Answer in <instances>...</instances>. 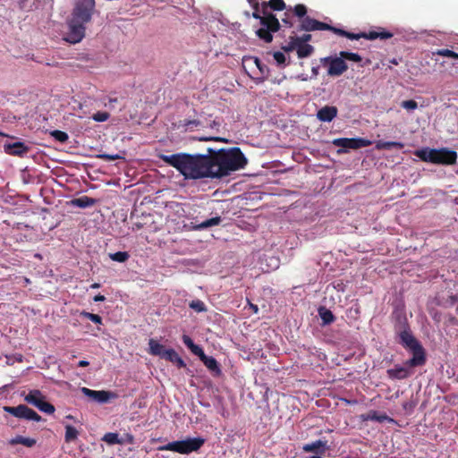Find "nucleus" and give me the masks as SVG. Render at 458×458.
Returning a JSON list of instances; mask_svg holds the SVG:
<instances>
[{
    "instance_id": "1",
    "label": "nucleus",
    "mask_w": 458,
    "mask_h": 458,
    "mask_svg": "<svg viewBox=\"0 0 458 458\" xmlns=\"http://www.w3.org/2000/svg\"><path fill=\"white\" fill-rule=\"evenodd\" d=\"M158 157L165 164L175 168L186 180L216 178L212 153L208 151L207 154L176 153L161 154Z\"/></svg>"
},
{
    "instance_id": "2",
    "label": "nucleus",
    "mask_w": 458,
    "mask_h": 458,
    "mask_svg": "<svg viewBox=\"0 0 458 458\" xmlns=\"http://www.w3.org/2000/svg\"><path fill=\"white\" fill-rule=\"evenodd\" d=\"M95 7V0H76L71 17L67 20L66 41L76 44L82 40L86 33V24L91 21Z\"/></svg>"
},
{
    "instance_id": "3",
    "label": "nucleus",
    "mask_w": 458,
    "mask_h": 458,
    "mask_svg": "<svg viewBox=\"0 0 458 458\" xmlns=\"http://www.w3.org/2000/svg\"><path fill=\"white\" fill-rule=\"evenodd\" d=\"M207 151L212 153L216 179L223 178L229 175L231 172L242 169L248 163L247 158L238 147L218 150L208 148Z\"/></svg>"
},
{
    "instance_id": "4",
    "label": "nucleus",
    "mask_w": 458,
    "mask_h": 458,
    "mask_svg": "<svg viewBox=\"0 0 458 458\" xmlns=\"http://www.w3.org/2000/svg\"><path fill=\"white\" fill-rule=\"evenodd\" d=\"M269 9L283 11L286 9V4L284 0H269L261 4V27L256 30V35L265 43H271L274 38L273 33L277 32L281 28L279 20Z\"/></svg>"
},
{
    "instance_id": "5",
    "label": "nucleus",
    "mask_w": 458,
    "mask_h": 458,
    "mask_svg": "<svg viewBox=\"0 0 458 458\" xmlns=\"http://www.w3.org/2000/svg\"><path fill=\"white\" fill-rule=\"evenodd\" d=\"M414 155L421 161L435 165H451L456 164L457 152L447 148L417 149Z\"/></svg>"
},
{
    "instance_id": "6",
    "label": "nucleus",
    "mask_w": 458,
    "mask_h": 458,
    "mask_svg": "<svg viewBox=\"0 0 458 458\" xmlns=\"http://www.w3.org/2000/svg\"><path fill=\"white\" fill-rule=\"evenodd\" d=\"M400 338V344L412 352V358L406 360V365L410 367L422 366L426 362V353L422 345L413 336L411 328L403 329L396 332Z\"/></svg>"
},
{
    "instance_id": "7",
    "label": "nucleus",
    "mask_w": 458,
    "mask_h": 458,
    "mask_svg": "<svg viewBox=\"0 0 458 458\" xmlns=\"http://www.w3.org/2000/svg\"><path fill=\"white\" fill-rule=\"evenodd\" d=\"M293 13L300 21V24L297 27L298 31L325 30V29L329 28V24L308 16L307 6L303 4H298L293 6Z\"/></svg>"
},
{
    "instance_id": "8",
    "label": "nucleus",
    "mask_w": 458,
    "mask_h": 458,
    "mask_svg": "<svg viewBox=\"0 0 458 458\" xmlns=\"http://www.w3.org/2000/svg\"><path fill=\"white\" fill-rule=\"evenodd\" d=\"M205 438L193 437L180 441H173L159 447V450L172 451L182 454H187L198 451L204 444Z\"/></svg>"
},
{
    "instance_id": "9",
    "label": "nucleus",
    "mask_w": 458,
    "mask_h": 458,
    "mask_svg": "<svg viewBox=\"0 0 458 458\" xmlns=\"http://www.w3.org/2000/svg\"><path fill=\"white\" fill-rule=\"evenodd\" d=\"M24 400L47 414H53L55 411V406L46 401V396L39 390L30 391Z\"/></svg>"
},
{
    "instance_id": "10",
    "label": "nucleus",
    "mask_w": 458,
    "mask_h": 458,
    "mask_svg": "<svg viewBox=\"0 0 458 458\" xmlns=\"http://www.w3.org/2000/svg\"><path fill=\"white\" fill-rule=\"evenodd\" d=\"M3 410L12 414L18 419H23L27 420L41 421L42 417L38 415L34 410L29 408L25 404H20L18 406H4Z\"/></svg>"
},
{
    "instance_id": "11",
    "label": "nucleus",
    "mask_w": 458,
    "mask_h": 458,
    "mask_svg": "<svg viewBox=\"0 0 458 458\" xmlns=\"http://www.w3.org/2000/svg\"><path fill=\"white\" fill-rule=\"evenodd\" d=\"M320 62L323 65H328L327 74L329 76H340L348 69L347 64L340 55L324 57L321 58Z\"/></svg>"
},
{
    "instance_id": "12",
    "label": "nucleus",
    "mask_w": 458,
    "mask_h": 458,
    "mask_svg": "<svg viewBox=\"0 0 458 458\" xmlns=\"http://www.w3.org/2000/svg\"><path fill=\"white\" fill-rule=\"evenodd\" d=\"M333 144L344 148L359 149L370 146L372 142L364 138H338L334 140Z\"/></svg>"
},
{
    "instance_id": "13",
    "label": "nucleus",
    "mask_w": 458,
    "mask_h": 458,
    "mask_svg": "<svg viewBox=\"0 0 458 458\" xmlns=\"http://www.w3.org/2000/svg\"><path fill=\"white\" fill-rule=\"evenodd\" d=\"M392 37H393V33H391L389 31H386V30H382L380 32L372 30V31H369V32H360V33H353V32H349L346 30V34H345V38L352 39V40H353V39L358 40L360 38H365V39H369V40H374L377 38L387 39Z\"/></svg>"
},
{
    "instance_id": "14",
    "label": "nucleus",
    "mask_w": 458,
    "mask_h": 458,
    "mask_svg": "<svg viewBox=\"0 0 458 458\" xmlns=\"http://www.w3.org/2000/svg\"><path fill=\"white\" fill-rule=\"evenodd\" d=\"M4 152L11 156L23 157L30 151V147L24 142L15 141L4 145Z\"/></svg>"
},
{
    "instance_id": "15",
    "label": "nucleus",
    "mask_w": 458,
    "mask_h": 458,
    "mask_svg": "<svg viewBox=\"0 0 458 458\" xmlns=\"http://www.w3.org/2000/svg\"><path fill=\"white\" fill-rule=\"evenodd\" d=\"M410 366L406 365V361L402 365H395L394 368L386 370L387 376L391 379H405L409 377L412 371Z\"/></svg>"
},
{
    "instance_id": "16",
    "label": "nucleus",
    "mask_w": 458,
    "mask_h": 458,
    "mask_svg": "<svg viewBox=\"0 0 458 458\" xmlns=\"http://www.w3.org/2000/svg\"><path fill=\"white\" fill-rule=\"evenodd\" d=\"M81 392L88 397L91 398L92 400L99 403H106L110 397L114 396V394L108 391H97V390H91L87 387H82Z\"/></svg>"
},
{
    "instance_id": "17",
    "label": "nucleus",
    "mask_w": 458,
    "mask_h": 458,
    "mask_svg": "<svg viewBox=\"0 0 458 458\" xmlns=\"http://www.w3.org/2000/svg\"><path fill=\"white\" fill-rule=\"evenodd\" d=\"M198 357L213 376L219 377L222 375L220 365L214 357L206 355L204 351Z\"/></svg>"
},
{
    "instance_id": "18",
    "label": "nucleus",
    "mask_w": 458,
    "mask_h": 458,
    "mask_svg": "<svg viewBox=\"0 0 458 458\" xmlns=\"http://www.w3.org/2000/svg\"><path fill=\"white\" fill-rule=\"evenodd\" d=\"M338 114V109L335 106H325L320 108L317 113V118L320 122L330 123L332 122Z\"/></svg>"
},
{
    "instance_id": "19",
    "label": "nucleus",
    "mask_w": 458,
    "mask_h": 458,
    "mask_svg": "<svg viewBox=\"0 0 458 458\" xmlns=\"http://www.w3.org/2000/svg\"><path fill=\"white\" fill-rule=\"evenodd\" d=\"M394 322V332L401 331L410 327L406 315L403 311H394L393 313Z\"/></svg>"
},
{
    "instance_id": "20",
    "label": "nucleus",
    "mask_w": 458,
    "mask_h": 458,
    "mask_svg": "<svg viewBox=\"0 0 458 458\" xmlns=\"http://www.w3.org/2000/svg\"><path fill=\"white\" fill-rule=\"evenodd\" d=\"M164 359L175 364L179 369L186 367V363L184 362V360L172 348L167 349L165 351Z\"/></svg>"
},
{
    "instance_id": "21",
    "label": "nucleus",
    "mask_w": 458,
    "mask_h": 458,
    "mask_svg": "<svg viewBox=\"0 0 458 458\" xmlns=\"http://www.w3.org/2000/svg\"><path fill=\"white\" fill-rule=\"evenodd\" d=\"M221 222V217L220 216H215V217H212L210 219H207L199 224H193V223H191V228L192 230H196V231H199V230H203V229H206V228H208V227H211V226H215V225H218Z\"/></svg>"
},
{
    "instance_id": "22",
    "label": "nucleus",
    "mask_w": 458,
    "mask_h": 458,
    "mask_svg": "<svg viewBox=\"0 0 458 458\" xmlns=\"http://www.w3.org/2000/svg\"><path fill=\"white\" fill-rule=\"evenodd\" d=\"M148 347V352L151 355L159 356L160 358L164 359L165 352L167 349H165L163 344H159L157 341L154 339H149Z\"/></svg>"
},
{
    "instance_id": "23",
    "label": "nucleus",
    "mask_w": 458,
    "mask_h": 458,
    "mask_svg": "<svg viewBox=\"0 0 458 458\" xmlns=\"http://www.w3.org/2000/svg\"><path fill=\"white\" fill-rule=\"evenodd\" d=\"M11 445H22L27 447H33L37 444V440L32 437H26L21 435L16 436L9 440Z\"/></svg>"
},
{
    "instance_id": "24",
    "label": "nucleus",
    "mask_w": 458,
    "mask_h": 458,
    "mask_svg": "<svg viewBox=\"0 0 458 458\" xmlns=\"http://www.w3.org/2000/svg\"><path fill=\"white\" fill-rule=\"evenodd\" d=\"M96 203V199L90 198L89 196H81L80 198H76L72 199L71 204L74 207H78L81 208H86L89 207L94 206Z\"/></svg>"
},
{
    "instance_id": "25",
    "label": "nucleus",
    "mask_w": 458,
    "mask_h": 458,
    "mask_svg": "<svg viewBox=\"0 0 458 458\" xmlns=\"http://www.w3.org/2000/svg\"><path fill=\"white\" fill-rule=\"evenodd\" d=\"M327 442L322 440H317L310 444H306L303 446V451L305 452H316L318 454H322L325 452Z\"/></svg>"
},
{
    "instance_id": "26",
    "label": "nucleus",
    "mask_w": 458,
    "mask_h": 458,
    "mask_svg": "<svg viewBox=\"0 0 458 458\" xmlns=\"http://www.w3.org/2000/svg\"><path fill=\"white\" fill-rule=\"evenodd\" d=\"M296 53L300 59L310 56L314 53V47L310 44L297 43Z\"/></svg>"
},
{
    "instance_id": "27",
    "label": "nucleus",
    "mask_w": 458,
    "mask_h": 458,
    "mask_svg": "<svg viewBox=\"0 0 458 458\" xmlns=\"http://www.w3.org/2000/svg\"><path fill=\"white\" fill-rule=\"evenodd\" d=\"M404 147V144L399 141H384V140H378L376 142V149L377 150H383V149H391V148H396V149H402Z\"/></svg>"
},
{
    "instance_id": "28",
    "label": "nucleus",
    "mask_w": 458,
    "mask_h": 458,
    "mask_svg": "<svg viewBox=\"0 0 458 458\" xmlns=\"http://www.w3.org/2000/svg\"><path fill=\"white\" fill-rule=\"evenodd\" d=\"M182 342L191 350V352L197 356L203 352V349L195 344L192 339L187 335H182Z\"/></svg>"
},
{
    "instance_id": "29",
    "label": "nucleus",
    "mask_w": 458,
    "mask_h": 458,
    "mask_svg": "<svg viewBox=\"0 0 458 458\" xmlns=\"http://www.w3.org/2000/svg\"><path fill=\"white\" fill-rule=\"evenodd\" d=\"M318 314L324 325H329L335 321V316L332 311L324 307L318 310Z\"/></svg>"
},
{
    "instance_id": "30",
    "label": "nucleus",
    "mask_w": 458,
    "mask_h": 458,
    "mask_svg": "<svg viewBox=\"0 0 458 458\" xmlns=\"http://www.w3.org/2000/svg\"><path fill=\"white\" fill-rule=\"evenodd\" d=\"M102 440L106 444L113 445H123L124 442L119 437L117 433L108 432L104 435Z\"/></svg>"
},
{
    "instance_id": "31",
    "label": "nucleus",
    "mask_w": 458,
    "mask_h": 458,
    "mask_svg": "<svg viewBox=\"0 0 458 458\" xmlns=\"http://www.w3.org/2000/svg\"><path fill=\"white\" fill-rule=\"evenodd\" d=\"M366 420H375L378 422L392 420L386 413H378L376 411H370L368 413Z\"/></svg>"
},
{
    "instance_id": "32",
    "label": "nucleus",
    "mask_w": 458,
    "mask_h": 458,
    "mask_svg": "<svg viewBox=\"0 0 458 458\" xmlns=\"http://www.w3.org/2000/svg\"><path fill=\"white\" fill-rule=\"evenodd\" d=\"M78 435H79V432L74 427H72L71 425L65 426V435H64L65 442L70 443V442L74 441L75 439H77Z\"/></svg>"
},
{
    "instance_id": "33",
    "label": "nucleus",
    "mask_w": 458,
    "mask_h": 458,
    "mask_svg": "<svg viewBox=\"0 0 458 458\" xmlns=\"http://www.w3.org/2000/svg\"><path fill=\"white\" fill-rule=\"evenodd\" d=\"M293 7H292V6H289L288 8H286V12L284 13V15L282 18V22L287 28H293L294 25L293 17L295 15L293 13Z\"/></svg>"
},
{
    "instance_id": "34",
    "label": "nucleus",
    "mask_w": 458,
    "mask_h": 458,
    "mask_svg": "<svg viewBox=\"0 0 458 458\" xmlns=\"http://www.w3.org/2000/svg\"><path fill=\"white\" fill-rule=\"evenodd\" d=\"M247 1L253 8V13H252L251 16L254 19L259 20L260 21L262 13H261V4H259V0H247Z\"/></svg>"
},
{
    "instance_id": "35",
    "label": "nucleus",
    "mask_w": 458,
    "mask_h": 458,
    "mask_svg": "<svg viewBox=\"0 0 458 458\" xmlns=\"http://www.w3.org/2000/svg\"><path fill=\"white\" fill-rule=\"evenodd\" d=\"M297 43L298 41H295V32L293 31V35H291L289 37V41L286 45L283 46L282 47V49L286 52V53H289V52H293V51H296V48H297Z\"/></svg>"
},
{
    "instance_id": "36",
    "label": "nucleus",
    "mask_w": 458,
    "mask_h": 458,
    "mask_svg": "<svg viewBox=\"0 0 458 458\" xmlns=\"http://www.w3.org/2000/svg\"><path fill=\"white\" fill-rule=\"evenodd\" d=\"M339 55L344 58V60H349L352 62H360L362 60L361 56L357 53L348 52V51H341Z\"/></svg>"
},
{
    "instance_id": "37",
    "label": "nucleus",
    "mask_w": 458,
    "mask_h": 458,
    "mask_svg": "<svg viewBox=\"0 0 458 458\" xmlns=\"http://www.w3.org/2000/svg\"><path fill=\"white\" fill-rule=\"evenodd\" d=\"M49 134L57 141L61 143H64L68 140L69 136L66 132L59 130H54L49 132Z\"/></svg>"
},
{
    "instance_id": "38",
    "label": "nucleus",
    "mask_w": 458,
    "mask_h": 458,
    "mask_svg": "<svg viewBox=\"0 0 458 458\" xmlns=\"http://www.w3.org/2000/svg\"><path fill=\"white\" fill-rule=\"evenodd\" d=\"M189 307L191 309L194 310L196 312L207 311V306L205 305V303L202 301H200L199 299L191 301L189 303Z\"/></svg>"
},
{
    "instance_id": "39",
    "label": "nucleus",
    "mask_w": 458,
    "mask_h": 458,
    "mask_svg": "<svg viewBox=\"0 0 458 458\" xmlns=\"http://www.w3.org/2000/svg\"><path fill=\"white\" fill-rule=\"evenodd\" d=\"M109 256L112 260L121 263L127 261L130 257L126 251H117L115 253H111Z\"/></svg>"
},
{
    "instance_id": "40",
    "label": "nucleus",
    "mask_w": 458,
    "mask_h": 458,
    "mask_svg": "<svg viewBox=\"0 0 458 458\" xmlns=\"http://www.w3.org/2000/svg\"><path fill=\"white\" fill-rule=\"evenodd\" d=\"M98 158L105 160V161H114L117 159H124V157L123 154H99L98 156Z\"/></svg>"
},
{
    "instance_id": "41",
    "label": "nucleus",
    "mask_w": 458,
    "mask_h": 458,
    "mask_svg": "<svg viewBox=\"0 0 458 458\" xmlns=\"http://www.w3.org/2000/svg\"><path fill=\"white\" fill-rule=\"evenodd\" d=\"M81 316L91 320L95 324H102V318L98 314H93L87 311H82Z\"/></svg>"
},
{
    "instance_id": "42",
    "label": "nucleus",
    "mask_w": 458,
    "mask_h": 458,
    "mask_svg": "<svg viewBox=\"0 0 458 458\" xmlns=\"http://www.w3.org/2000/svg\"><path fill=\"white\" fill-rule=\"evenodd\" d=\"M433 54L445 57L458 58V53H455L450 49H437Z\"/></svg>"
},
{
    "instance_id": "43",
    "label": "nucleus",
    "mask_w": 458,
    "mask_h": 458,
    "mask_svg": "<svg viewBox=\"0 0 458 458\" xmlns=\"http://www.w3.org/2000/svg\"><path fill=\"white\" fill-rule=\"evenodd\" d=\"M401 106L406 110H415L418 107V104L415 100H404L401 103Z\"/></svg>"
},
{
    "instance_id": "44",
    "label": "nucleus",
    "mask_w": 458,
    "mask_h": 458,
    "mask_svg": "<svg viewBox=\"0 0 458 458\" xmlns=\"http://www.w3.org/2000/svg\"><path fill=\"white\" fill-rule=\"evenodd\" d=\"M110 114L107 112H97L93 114L92 118L96 122H106Z\"/></svg>"
},
{
    "instance_id": "45",
    "label": "nucleus",
    "mask_w": 458,
    "mask_h": 458,
    "mask_svg": "<svg viewBox=\"0 0 458 458\" xmlns=\"http://www.w3.org/2000/svg\"><path fill=\"white\" fill-rule=\"evenodd\" d=\"M311 39V34L306 33L301 36H297L295 34V41H298V43L308 44V42H310Z\"/></svg>"
},
{
    "instance_id": "46",
    "label": "nucleus",
    "mask_w": 458,
    "mask_h": 458,
    "mask_svg": "<svg viewBox=\"0 0 458 458\" xmlns=\"http://www.w3.org/2000/svg\"><path fill=\"white\" fill-rule=\"evenodd\" d=\"M273 56L278 64H283L285 63V55L284 53L277 51L274 53Z\"/></svg>"
},
{
    "instance_id": "47",
    "label": "nucleus",
    "mask_w": 458,
    "mask_h": 458,
    "mask_svg": "<svg viewBox=\"0 0 458 458\" xmlns=\"http://www.w3.org/2000/svg\"><path fill=\"white\" fill-rule=\"evenodd\" d=\"M325 30L333 31L335 34L342 36V37H345V34H346V30H344L343 29H338V28L333 27L331 25H329L328 29H325Z\"/></svg>"
},
{
    "instance_id": "48",
    "label": "nucleus",
    "mask_w": 458,
    "mask_h": 458,
    "mask_svg": "<svg viewBox=\"0 0 458 458\" xmlns=\"http://www.w3.org/2000/svg\"><path fill=\"white\" fill-rule=\"evenodd\" d=\"M254 63L262 74L267 72V67L258 57L254 58Z\"/></svg>"
},
{
    "instance_id": "49",
    "label": "nucleus",
    "mask_w": 458,
    "mask_h": 458,
    "mask_svg": "<svg viewBox=\"0 0 458 458\" xmlns=\"http://www.w3.org/2000/svg\"><path fill=\"white\" fill-rule=\"evenodd\" d=\"M106 300V297L102 294H98L94 296L93 301L96 302L104 301Z\"/></svg>"
},
{
    "instance_id": "50",
    "label": "nucleus",
    "mask_w": 458,
    "mask_h": 458,
    "mask_svg": "<svg viewBox=\"0 0 458 458\" xmlns=\"http://www.w3.org/2000/svg\"><path fill=\"white\" fill-rule=\"evenodd\" d=\"M126 4H131L133 6L139 5L140 0H123Z\"/></svg>"
},
{
    "instance_id": "51",
    "label": "nucleus",
    "mask_w": 458,
    "mask_h": 458,
    "mask_svg": "<svg viewBox=\"0 0 458 458\" xmlns=\"http://www.w3.org/2000/svg\"><path fill=\"white\" fill-rule=\"evenodd\" d=\"M199 123L198 121H196V120H190V121H188V122L185 123V125H187V126H193V125H194V126H197Z\"/></svg>"
},
{
    "instance_id": "52",
    "label": "nucleus",
    "mask_w": 458,
    "mask_h": 458,
    "mask_svg": "<svg viewBox=\"0 0 458 458\" xmlns=\"http://www.w3.org/2000/svg\"><path fill=\"white\" fill-rule=\"evenodd\" d=\"M204 140H216V141H225V139L220 137H214V138H205Z\"/></svg>"
},
{
    "instance_id": "53",
    "label": "nucleus",
    "mask_w": 458,
    "mask_h": 458,
    "mask_svg": "<svg viewBox=\"0 0 458 458\" xmlns=\"http://www.w3.org/2000/svg\"><path fill=\"white\" fill-rule=\"evenodd\" d=\"M89 365V362L87 360H81L78 363L79 367H88Z\"/></svg>"
},
{
    "instance_id": "54",
    "label": "nucleus",
    "mask_w": 458,
    "mask_h": 458,
    "mask_svg": "<svg viewBox=\"0 0 458 458\" xmlns=\"http://www.w3.org/2000/svg\"><path fill=\"white\" fill-rule=\"evenodd\" d=\"M133 441H134V437H133V436H131V435L128 434V435H127V442H128L129 444H132V443H133Z\"/></svg>"
},
{
    "instance_id": "55",
    "label": "nucleus",
    "mask_w": 458,
    "mask_h": 458,
    "mask_svg": "<svg viewBox=\"0 0 458 458\" xmlns=\"http://www.w3.org/2000/svg\"><path fill=\"white\" fill-rule=\"evenodd\" d=\"M311 71L313 75L317 76L318 74V67H313Z\"/></svg>"
},
{
    "instance_id": "56",
    "label": "nucleus",
    "mask_w": 458,
    "mask_h": 458,
    "mask_svg": "<svg viewBox=\"0 0 458 458\" xmlns=\"http://www.w3.org/2000/svg\"><path fill=\"white\" fill-rule=\"evenodd\" d=\"M250 308L252 309V310L257 313L258 310H259V308L257 305H254V304H250Z\"/></svg>"
},
{
    "instance_id": "57",
    "label": "nucleus",
    "mask_w": 458,
    "mask_h": 458,
    "mask_svg": "<svg viewBox=\"0 0 458 458\" xmlns=\"http://www.w3.org/2000/svg\"><path fill=\"white\" fill-rule=\"evenodd\" d=\"M92 289H97L100 287V284L98 283H94L90 285Z\"/></svg>"
},
{
    "instance_id": "58",
    "label": "nucleus",
    "mask_w": 458,
    "mask_h": 458,
    "mask_svg": "<svg viewBox=\"0 0 458 458\" xmlns=\"http://www.w3.org/2000/svg\"><path fill=\"white\" fill-rule=\"evenodd\" d=\"M66 419L73 420V416H72V415H67V416H66Z\"/></svg>"
},
{
    "instance_id": "59",
    "label": "nucleus",
    "mask_w": 458,
    "mask_h": 458,
    "mask_svg": "<svg viewBox=\"0 0 458 458\" xmlns=\"http://www.w3.org/2000/svg\"><path fill=\"white\" fill-rule=\"evenodd\" d=\"M308 458H321L320 455H313V456H310V457H308Z\"/></svg>"
},
{
    "instance_id": "60",
    "label": "nucleus",
    "mask_w": 458,
    "mask_h": 458,
    "mask_svg": "<svg viewBox=\"0 0 458 458\" xmlns=\"http://www.w3.org/2000/svg\"><path fill=\"white\" fill-rule=\"evenodd\" d=\"M25 282H26V284H30V283L29 278H25Z\"/></svg>"
},
{
    "instance_id": "61",
    "label": "nucleus",
    "mask_w": 458,
    "mask_h": 458,
    "mask_svg": "<svg viewBox=\"0 0 458 458\" xmlns=\"http://www.w3.org/2000/svg\"><path fill=\"white\" fill-rule=\"evenodd\" d=\"M392 64H397V62L394 59L391 61Z\"/></svg>"
}]
</instances>
